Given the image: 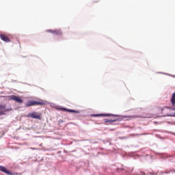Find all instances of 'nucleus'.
Returning a JSON list of instances; mask_svg holds the SVG:
<instances>
[{
	"instance_id": "nucleus-1",
	"label": "nucleus",
	"mask_w": 175,
	"mask_h": 175,
	"mask_svg": "<svg viewBox=\"0 0 175 175\" xmlns=\"http://www.w3.org/2000/svg\"><path fill=\"white\" fill-rule=\"evenodd\" d=\"M25 106L26 107H29L31 106H44V103L35 100H29L25 104Z\"/></svg>"
},
{
	"instance_id": "nucleus-2",
	"label": "nucleus",
	"mask_w": 175,
	"mask_h": 175,
	"mask_svg": "<svg viewBox=\"0 0 175 175\" xmlns=\"http://www.w3.org/2000/svg\"><path fill=\"white\" fill-rule=\"evenodd\" d=\"M29 118H34L36 120H42V115L39 112H32L27 115Z\"/></svg>"
},
{
	"instance_id": "nucleus-3",
	"label": "nucleus",
	"mask_w": 175,
	"mask_h": 175,
	"mask_svg": "<svg viewBox=\"0 0 175 175\" xmlns=\"http://www.w3.org/2000/svg\"><path fill=\"white\" fill-rule=\"evenodd\" d=\"M8 100H14L17 103H23V99H21V98L15 95L10 96L8 97Z\"/></svg>"
},
{
	"instance_id": "nucleus-4",
	"label": "nucleus",
	"mask_w": 175,
	"mask_h": 175,
	"mask_svg": "<svg viewBox=\"0 0 175 175\" xmlns=\"http://www.w3.org/2000/svg\"><path fill=\"white\" fill-rule=\"evenodd\" d=\"M0 39L6 43H9V42H10V38L5 34H0Z\"/></svg>"
},
{
	"instance_id": "nucleus-5",
	"label": "nucleus",
	"mask_w": 175,
	"mask_h": 175,
	"mask_svg": "<svg viewBox=\"0 0 175 175\" xmlns=\"http://www.w3.org/2000/svg\"><path fill=\"white\" fill-rule=\"evenodd\" d=\"M0 172H3V173H5V174L12 175V173L6 169V167L0 165Z\"/></svg>"
},
{
	"instance_id": "nucleus-6",
	"label": "nucleus",
	"mask_w": 175,
	"mask_h": 175,
	"mask_svg": "<svg viewBox=\"0 0 175 175\" xmlns=\"http://www.w3.org/2000/svg\"><path fill=\"white\" fill-rule=\"evenodd\" d=\"M61 110L62 111H67L68 113H80L79 111H76V110H73V109H68L66 108H61Z\"/></svg>"
},
{
	"instance_id": "nucleus-7",
	"label": "nucleus",
	"mask_w": 175,
	"mask_h": 175,
	"mask_svg": "<svg viewBox=\"0 0 175 175\" xmlns=\"http://www.w3.org/2000/svg\"><path fill=\"white\" fill-rule=\"evenodd\" d=\"M0 110H4L5 112H7V111H11L12 109V108L6 109V105L3 104V105H0Z\"/></svg>"
},
{
	"instance_id": "nucleus-8",
	"label": "nucleus",
	"mask_w": 175,
	"mask_h": 175,
	"mask_svg": "<svg viewBox=\"0 0 175 175\" xmlns=\"http://www.w3.org/2000/svg\"><path fill=\"white\" fill-rule=\"evenodd\" d=\"M91 117H110L111 114H92Z\"/></svg>"
},
{
	"instance_id": "nucleus-9",
	"label": "nucleus",
	"mask_w": 175,
	"mask_h": 175,
	"mask_svg": "<svg viewBox=\"0 0 175 175\" xmlns=\"http://www.w3.org/2000/svg\"><path fill=\"white\" fill-rule=\"evenodd\" d=\"M127 118H129V120H133V118H142V116L135 115V116H127Z\"/></svg>"
},
{
	"instance_id": "nucleus-10",
	"label": "nucleus",
	"mask_w": 175,
	"mask_h": 175,
	"mask_svg": "<svg viewBox=\"0 0 175 175\" xmlns=\"http://www.w3.org/2000/svg\"><path fill=\"white\" fill-rule=\"evenodd\" d=\"M171 103L172 106H175V92L172 94V97L171 98Z\"/></svg>"
},
{
	"instance_id": "nucleus-11",
	"label": "nucleus",
	"mask_w": 175,
	"mask_h": 175,
	"mask_svg": "<svg viewBox=\"0 0 175 175\" xmlns=\"http://www.w3.org/2000/svg\"><path fill=\"white\" fill-rule=\"evenodd\" d=\"M54 35H62V31L61 30H55Z\"/></svg>"
},
{
	"instance_id": "nucleus-12",
	"label": "nucleus",
	"mask_w": 175,
	"mask_h": 175,
	"mask_svg": "<svg viewBox=\"0 0 175 175\" xmlns=\"http://www.w3.org/2000/svg\"><path fill=\"white\" fill-rule=\"evenodd\" d=\"M46 32H49V33H53V34H54L55 30H53V29H48V30H46Z\"/></svg>"
},
{
	"instance_id": "nucleus-13",
	"label": "nucleus",
	"mask_w": 175,
	"mask_h": 175,
	"mask_svg": "<svg viewBox=\"0 0 175 175\" xmlns=\"http://www.w3.org/2000/svg\"><path fill=\"white\" fill-rule=\"evenodd\" d=\"M5 111H0V116H5Z\"/></svg>"
},
{
	"instance_id": "nucleus-14",
	"label": "nucleus",
	"mask_w": 175,
	"mask_h": 175,
	"mask_svg": "<svg viewBox=\"0 0 175 175\" xmlns=\"http://www.w3.org/2000/svg\"><path fill=\"white\" fill-rule=\"evenodd\" d=\"M116 120H107L106 122H114Z\"/></svg>"
},
{
	"instance_id": "nucleus-15",
	"label": "nucleus",
	"mask_w": 175,
	"mask_h": 175,
	"mask_svg": "<svg viewBox=\"0 0 175 175\" xmlns=\"http://www.w3.org/2000/svg\"><path fill=\"white\" fill-rule=\"evenodd\" d=\"M31 150H38L37 148H31Z\"/></svg>"
},
{
	"instance_id": "nucleus-16",
	"label": "nucleus",
	"mask_w": 175,
	"mask_h": 175,
	"mask_svg": "<svg viewBox=\"0 0 175 175\" xmlns=\"http://www.w3.org/2000/svg\"><path fill=\"white\" fill-rule=\"evenodd\" d=\"M161 111H163V109H161Z\"/></svg>"
}]
</instances>
